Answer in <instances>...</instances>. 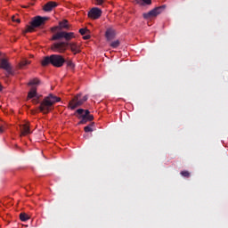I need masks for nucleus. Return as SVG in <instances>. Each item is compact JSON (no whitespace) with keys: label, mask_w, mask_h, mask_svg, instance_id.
<instances>
[{"label":"nucleus","mask_w":228,"mask_h":228,"mask_svg":"<svg viewBox=\"0 0 228 228\" xmlns=\"http://www.w3.org/2000/svg\"><path fill=\"white\" fill-rule=\"evenodd\" d=\"M95 1V4H97L98 6H102V4H104V0H94Z\"/></svg>","instance_id":"obj_23"},{"label":"nucleus","mask_w":228,"mask_h":228,"mask_svg":"<svg viewBox=\"0 0 228 228\" xmlns=\"http://www.w3.org/2000/svg\"><path fill=\"white\" fill-rule=\"evenodd\" d=\"M20 136H27V134H31V130L29 129V124L25 123L20 126Z\"/></svg>","instance_id":"obj_10"},{"label":"nucleus","mask_w":228,"mask_h":228,"mask_svg":"<svg viewBox=\"0 0 228 228\" xmlns=\"http://www.w3.org/2000/svg\"><path fill=\"white\" fill-rule=\"evenodd\" d=\"M88 31V28H80L79 33L80 35H86V32Z\"/></svg>","instance_id":"obj_25"},{"label":"nucleus","mask_w":228,"mask_h":228,"mask_svg":"<svg viewBox=\"0 0 228 228\" xmlns=\"http://www.w3.org/2000/svg\"><path fill=\"white\" fill-rule=\"evenodd\" d=\"M33 97H37V86H32L28 94V99H33Z\"/></svg>","instance_id":"obj_14"},{"label":"nucleus","mask_w":228,"mask_h":228,"mask_svg":"<svg viewBox=\"0 0 228 228\" xmlns=\"http://www.w3.org/2000/svg\"><path fill=\"white\" fill-rule=\"evenodd\" d=\"M0 92H3V85L0 84Z\"/></svg>","instance_id":"obj_35"},{"label":"nucleus","mask_w":228,"mask_h":228,"mask_svg":"<svg viewBox=\"0 0 228 228\" xmlns=\"http://www.w3.org/2000/svg\"><path fill=\"white\" fill-rule=\"evenodd\" d=\"M62 38L69 43L72 38H76V34L74 32L59 31L53 36L52 40H61Z\"/></svg>","instance_id":"obj_6"},{"label":"nucleus","mask_w":228,"mask_h":228,"mask_svg":"<svg viewBox=\"0 0 228 228\" xmlns=\"http://www.w3.org/2000/svg\"><path fill=\"white\" fill-rule=\"evenodd\" d=\"M105 37L107 40H113L115 38V29L113 28H107L105 32Z\"/></svg>","instance_id":"obj_12"},{"label":"nucleus","mask_w":228,"mask_h":228,"mask_svg":"<svg viewBox=\"0 0 228 228\" xmlns=\"http://www.w3.org/2000/svg\"><path fill=\"white\" fill-rule=\"evenodd\" d=\"M65 58H63L61 54H52L50 56L44 57L41 61V65L42 67L53 65V67L60 69L62 65H65Z\"/></svg>","instance_id":"obj_2"},{"label":"nucleus","mask_w":228,"mask_h":228,"mask_svg":"<svg viewBox=\"0 0 228 228\" xmlns=\"http://www.w3.org/2000/svg\"><path fill=\"white\" fill-rule=\"evenodd\" d=\"M81 120L79 121L78 124H86V122H88V119L86 118V116H81Z\"/></svg>","instance_id":"obj_21"},{"label":"nucleus","mask_w":228,"mask_h":228,"mask_svg":"<svg viewBox=\"0 0 228 228\" xmlns=\"http://www.w3.org/2000/svg\"><path fill=\"white\" fill-rule=\"evenodd\" d=\"M77 113L78 115H82V116H83V113H85V110H83V109H78V110H77Z\"/></svg>","instance_id":"obj_30"},{"label":"nucleus","mask_w":228,"mask_h":228,"mask_svg":"<svg viewBox=\"0 0 228 228\" xmlns=\"http://www.w3.org/2000/svg\"><path fill=\"white\" fill-rule=\"evenodd\" d=\"M56 6H58V3L50 1L44 5L43 9L45 12H53V9Z\"/></svg>","instance_id":"obj_11"},{"label":"nucleus","mask_w":228,"mask_h":228,"mask_svg":"<svg viewBox=\"0 0 228 228\" xmlns=\"http://www.w3.org/2000/svg\"><path fill=\"white\" fill-rule=\"evenodd\" d=\"M165 10V5L155 7L151 11L148 12H144L142 14L143 19L149 20V19H154V17H158V15H160V13H163V11Z\"/></svg>","instance_id":"obj_7"},{"label":"nucleus","mask_w":228,"mask_h":228,"mask_svg":"<svg viewBox=\"0 0 228 228\" xmlns=\"http://www.w3.org/2000/svg\"><path fill=\"white\" fill-rule=\"evenodd\" d=\"M12 22H17L18 24L20 23V19L17 18L16 16H12Z\"/></svg>","instance_id":"obj_26"},{"label":"nucleus","mask_w":228,"mask_h":228,"mask_svg":"<svg viewBox=\"0 0 228 228\" xmlns=\"http://www.w3.org/2000/svg\"><path fill=\"white\" fill-rule=\"evenodd\" d=\"M88 101V95L83 96L81 98V94H77L69 102V106L70 110H76V108H79V106H83L85 102Z\"/></svg>","instance_id":"obj_5"},{"label":"nucleus","mask_w":228,"mask_h":228,"mask_svg":"<svg viewBox=\"0 0 228 228\" xmlns=\"http://www.w3.org/2000/svg\"><path fill=\"white\" fill-rule=\"evenodd\" d=\"M142 6L144 4H148V5L152 4V0H142Z\"/></svg>","instance_id":"obj_24"},{"label":"nucleus","mask_w":228,"mask_h":228,"mask_svg":"<svg viewBox=\"0 0 228 228\" xmlns=\"http://www.w3.org/2000/svg\"><path fill=\"white\" fill-rule=\"evenodd\" d=\"M86 118L88 122H92V120H94V115L89 114L88 116H86Z\"/></svg>","instance_id":"obj_29"},{"label":"nucleus","mask_w":228,"mask_h":228,"mask_svg":"<svg viewBox=\"0 0 228 228\" xmlns=\"http://www.w3.org/2000/svg\"><path fill=\"white\" fill-rule=\"evenodd\" d=\"M101 15H102V11L97 7H94L88 12L89 19L97 20L101 18Z\"/></svg>","instance_id":"obj_9"},{"label":"nucleus","mask_w":228,"mask_h":228,"mask_svg":"<svg viewBox=\"0 0 228 228\" xmlns=\"http://www.w3.org/2000/svg\"><path fill=\"white\" fill-rule=\"evenodd\" d=\"M60 30L61 29H70L71 26L69 24V20H63L62 21L59 22Z\"/></svg>","instance_id":"obj_13"},{"label":"nucleus","mask_w":228,"mask_h":228,"mask_svg":"<svg viewBox=\"0 0 228 228\" xmlns=\"http://www.w3.org/2000/svg\"><path fill=\"white\" fill-rule=\"evenodd\" d=\"M61 99L53 94H50L48 96L45 97L43 102L40 103L39 110L41 113L47 114L51 110H53V104L60 102Z\"/></svg>","instance_id":"obj_3"},{"label":"nucleus","mask_w":228,"mask_h":228,"mask_svg":"<svg viewBox=\"0 0 228 228\" xmlns=\"http://www.w3.org/2000/svg\"><path fill=\"white\" fill-rule=\"evenodd\" d=\"M30 63H31V61L23 59V60L20 62L19 67H20V69H24V67H26V65H29Z\"/></svg>","instance_id":"obj_16"},{"label":"nucleus","mask_w":228,"mask_h":228,"mask_svg":"<svg viewBox=\"0 0 228 228\" xmlns=\"http://www.w3.org/2000/svg\"><path fill=\"white\" fill-rule=\"evenodd\" d=\"M4 131H6V126H0V134L4 133Z\"/></svg>","instance_id":"obj_31"},{"label":"nucleus","mask_w":228,"mask_h":228,"mask_svg":"<svg viewBox=\"0 0 228 228\" xmlns=\"http://www.w3.org/2000/svg\"><path fill=\"white\" fill-rule=\"evenodd\" d=\"M84 40H90V35H86L83 37Z\"/></svg>","instance_id":"obj_33"},{"label":"nucleus","mask_w":228,"mask_h":228,"mask_svg":"<svg viewBox=\"0 0 228 228\" xmlns=\"http://www.w3.org/2000/svg\"><path fill=\"white\" fill-rule=\"evenodd\" d=\"M84 113L85 114H83L82 117H86V118L88 115H90V110H84Z\"/></svg>","instance_id":"obj_32"},{"label":"nucleus","mask_w":228,"mask_h":228,"mask_svg":"<svg viewBox=\"0 0 228 228\" xmlns=\"http://www.w3.org/2000/svg\"><path fill=\"white\" fill-rule=\"evenodd\" d=\"M94 126H95V123H91L89 126H85L84 131L85 133H92L94 131Z\"/></svg>","instance_id":"obj_17"},{"label":"nucleus","mask_w":228,"mask_h":228,"mask_svg":"<svg viewBox=\"0 0 228 228\" xmlns=\"http://www.w3.org/2000/svg\"><path fill=\"white\" fill-rule=\"evenodd\" d=\"M134 4H140L141 6H143V2L142 0H134Z\"/></svg>","instance_id":"obj_27"},{"label":"nucleus","mask_w":228,"mask_h":228,"mask_svg":"<svg viewBox=\"0 0 228 228\" xmlns=\"http://www.w3.org/2000/svg\"><path fill=\"white\" fill-rule=\"evenodd\" d=\"M28 218H29V216H28V214L26 213L20 214V219L21 220V222H28Z\"/></svg>","instance_id":"obj_18"},{"label":"nucleus","mask_w":228,"mask_h":228,"mask_svg":"<svg viewBox=\"0 0 228 228\" xmlns=\"http://www.w3.org/2000/svg\"><path fill=\"white\" fill-rule=\"evenodd\" d=\"M65 63L67 64V67H69V69H74L76 67L72 61H66Z\"/></svg>","instance_id":"obj_20"},{"label":"nucleus","mask_w":228,"mask_h":228,"mask_svg":"<svg viewBox=\"0 0 228 228\" xmlns=\"http://www.w3.org/2000/svg\"><path fill=\"white\" fill-rule=\"evenodd\" d=\"M0 69L5 70L7 77L13 76V68L12 67L10 61H8V59L0 60Z\"/></svg>","instance_id":"obj_8"},{"label":"nucleus","mask_w":228,"mask_h":228,"mask_svg":"<svg viewBox=\"0 0 228 228\" xmlns=\"http://www.w3.org/2000/svg\"><path fill=\"white\" fill-rule=\"evenodd\" d=\"M49 18L42 17V16H36L30 25L27 26V29L25 33H33L35 31V28H40V26H44L45 24V20H48Z\"/></svg>","instance_id":"obj_4"},{"label":"nucleus","mask_w":228,"mask_h":228,"mask_svg":"<svg viewBox=\"0 0 228 228\" xmlns=\"http://www.w3.org/2000/svg\"><path fill=\"white\" fill-rule=\"evenodd\" d=\"M58 29H60V26L53 27V28H51V31H52V33H56V31H57Z\"/></svg>","instance_id":"obj_28"},{"label":"nucleus","mask_w":228,"mask_h":228,"mask_svg":"<svg viewBox=\"0 0 228 228\" xmlns=\"http://www.w3.org/2000/svg\"><path fill=\"white\" fill-rule=\"evenodd\" d=\"M32 101H33L34 104H38V98L33 99Z\"/></svg>","instance_id":"obj_34"},{"label":"nucleus","mask_w":228,"mask_h":228,"mask_svg":"<svg viewBox=\"0 0 228 228\" xmlns=\"http://www.w3.org/2000/svg\"><path fill=\"white\" fill-rule=\"evenodd\" d=\"M28 85V86H38V85H40V79L38 78L31 79Z\"/></svg>","instance_id":"obj_15"},{"label":"nucleus","mask_w":228,"mask_h":228,"mask_svg":"<svg viewBox=\"0 0 228 228\" xmlns=\"http://www.w3.org/2000/svg\"><path fill=\"white\" fill-rule=\"evenodd\" d=\"M110 47H112V49H117V47H118L120 45V41L119 40H116L110 43Z\"/></svg>","instance_id":"obj_19"},{"label":"nucleus","mask_w":228,"mask_h":228,"mask_svg":"<svg viewBox=\"0 0 228 228\" xmlns=\"http://www.w3.org/2000/svg\"><path fill=\"white\" fill-rule=\"evenodd\" d=\"M181 175H183V177H190V172L188 171H181Z\"/></svg>","instance_id":"obj_22"},{"label":"nucleus","mask_w":228,"mask_h":228,"mask_svg":"<svg viewBox=\"0 0 228 228\" xmlns=\"http://www.w3.org/2000/svg\"><path fill=\"white\" fill-rule=\"evenodd\" d=\"M68 47H69L73 54H79V53H81V47L79 45H77V43H68L65 41L53 43L51 49L53 51V53H63L65 51H67Z\"/></svg>","instance_id":"obj_1"}]
</instances>
